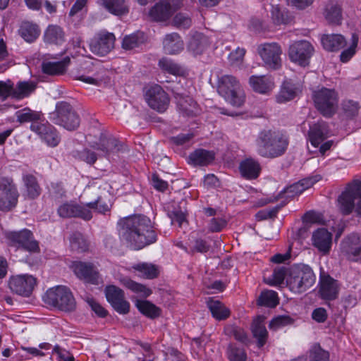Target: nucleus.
<instances>
[{
  "label": "nucleus",
  "mask_w": 361,
  "mask_h": 361,
  "mask_svg": "<svg viewBox=\"0 0 361 361\" xmlns=\"http://www.w3.org/2000/svg\"><path fill=\"white\" fill-rule=\"evenodd\" d=\"M120 224L122 226L123 239L134 250L142 249L157 240V234L152 221L146 216H128L121 219Z\"/></svg>",
  "instance_id": "f257e3e1"
},
{
  "label": "nucleus",
  "mask_w": 361,
  "mask_h": 361,
  "mask_svg": "<svg viewBox=\"0 0 361 361\" xmlns=\"http://www.w3.org/2000/svg\"><path fill=\"white\" fill-rule=\"evenodd\" d=\"M288 144V138L283 133L264 130L259 133L256 140V150L263 157L274 159L284 154Z\"/></svg>",
  "instance_id": "f03ea898"
},
{
  "label": "nucleus",
  "mask_w": 361,
  "mask_h": 361,
  "mask_svg": "<svg viewBox=\"0 0 361 361\" xmlns=\"http://www.w3.org/2000/svg\"><path fill=\"white\" fill-rule=\"evenodd\" d=\"M316 281L312 269L306 264H294L288 269L286 286L295 293H302L310 288Z\"/></svg>",
  "instance_id": "7ed1b4c3"
},
{
  "label": "nucleus",
  "mask_w": 361,
  "mask_h": 361,
  "mask_svg": "<svg viewBox=\"0 0 361 361\" xmlns=\"http://www.w3.org/2000/svg\"><path fill=\"white\" fill-rule=\"evenodd\" d=\"M43 300L49 305L64 312H72L76 307V302L71 290L64 286L49 288Z\"/></svg>",
  "instance_id": "20e7f679"
},
{
  "label": "nucleus",
  "mask_w": 361,
  "mask_h": 361,
  "mask_svg": "<svg viewBox=\"0 0 361 361\" xmlns=\"http://www.w3.org/2000/svg\"><path fill=\"white\" fill-rule=\"evenodd\" d=\"M50 120L56 125L68 130L76 129L80 125V118L73 107L67 102H59L55 110L49 114Z\"/></svg>",
  "instance_id": "39448f33"
},
{
  "label": "nucleus",
  "mask_w": 361,
  "mask_h": 361,
  "mask_svg": "<svg viewBox=\"0 0 361 361\" xmlns=\"http://www.w3.org/2000/svg\"><path fill=\"white\" fill-rule=\"evenodd\" d=\"M338 202L343 214H349L355 208L357 215L361 217V181L355 180L349 183Z\"/></svg>",
  "instance_id": "423d86ee"
},
{
  "label": "nucleus",
  "mask_w": 361,
  "mask_h": 361,
  "mask_svg": "<svg viewBox=\"0 0 361 361\" xmlns=\"http://www.w3.org/2000/svg\"><path fill=\"white\" fill-rule=\"evenodd\" d=\"M217 90L233 106L240 107L244 104V94L240 91L238 80L233 75H224L219 78Z\"/></svg>",
  "instance_id": "0eeeda50"
},
{
  "label": "nucleus",
  "mask_w": 361,
  "mask_h": 361,
  "mask_svg": "<svg viewBox=\"0 0 361 361\" xmlns=\"http://www.w3.org/2000/svg\"><path fill=\"white\" fill-rule=\"evenodd\" d=\"M312 99L317 110L324 116H331L336 110L338 95L333 89L322 87L314 90Z\"/></svg>",
  "instance_id": "6e6552de"
},
{
  "label": "nucleus",
  "mask_w": 361,
  "mask_h": 361,
  "mask_svg": "<svg viewBox=\"0 0 361 361\" xmlns=\"http://www.w3.org/2000/svg\"><path fill=\"white\" fill-rule=\"evenodd\" d=\"M6 239L11 247L30 252H36L39 250L38 242L35 240L32 233L27 228L7 232Z\"/></svg>",
  "instance_id": "1a4fd4ad"
},
{
  "label": "nucleus",
  "mask_w": 361,
  "mask_h": 361,
  "mask_svg": "<svg viewBox=\"0 0 361 361\" xmlns=\"http://www.w3.org/2000/svg\"><path fill=\"white\" fill-rule=\"evenodd\" d=\"M257 52L264 65L269 68L277 70L281 68L282 49L278 43L262 44L258 46Z\"/></svg>",
  "instance_id": "9d476101"
},
{
  "label": "nucleus",
  "mask_w": 361,
  "mask_h": 361,
  "mask_svg": "<svg viewBox=\"0 0 361 361\" xmlns=\"http://www.w3.org/2000/svg\"><path fill=\"white\" fill-rule=\"evenodd\" d=\"M314 52L312 44L307 40L294 42L288 49V56L291 61L301 66H306Z\"/></svg>",
  "instance_id": "9b49d317"
},
{
  "label": "nucleus",
  "mask_w": 361,
  "mask_h": 361,
  "mask_svg": "<svg viewBox=\"0 0 361 361\" xmlns=\"http://www.w3.org/2000/svg\"><path fill=\"white\" fill-rule=\"evenodd\" d=\"M18 192L11 178L0 177V209L8 211L16 207Z\"/></svg>",
  "instance_id": "f8f14e48"
},
{
  "label": "nucleus",
  "mask_w": 361,
  "mask_h": 361,
  "mask_svg": "<svg viewBox=\"0 0 361 361\" xmlns=\"http://www.w3.org/2000/svg\"><path fill=\"white\" fill-rule=\"evenodd\" d=\"M115 39L113 33L105 30L100 31L90 39V50L95 55L106 56L114 48Z\"/></svg>",
  "instance_id": "ddd939ff"
},
{
  "label": "nucleus",
  "mask_w": 361,
  "mask_h": 361,
  "mask_svg": "<svg viewBox=\"0 0 361 361\" xmlns=\"http://www.w3.org/2000/svg\"><path fill=\"white\" fill-rule=\"evenodd\" d=\"M341 251L348 260L361 262V234L346 235L341 243Z\"/></svg>",
  "instance_id": "4468645a"
},
{
  "label": "nucleus",
  "mask_w": 361,
  "mask_h": 361,
  "mask_svg": "<svg viewBox=\"0 0 361 361\" xmlns=\"http://www.w3.org/2000/svg\"><path fill=\"white\" fill-rule=\"evenodd\" d=\"M36 285L37 279L30 274L13 276L8 281V287L11 290L24 297H29Z\"/></svg>",
  "instance_id": "2eb2a0df"
},
{
  "label": "nucleus",
  "mask_w": 361,
  "mask_h": 361,
  "mask_svg": "<svg viewBox=\"0 0 361 361\" xmlns=\"http://www.w3.org/2000/svg\"><path fill=\"white\" fill-rule=\"evenodd\" d=\"M72 269L77 277L85 283L99 285L102 282L97 269L92 263L75 262Z\"/></svg>",
  "instance_id": "dca6fc26"
},
{
  "label": "nucleus",
  "mask_w": 361,
  "mask_h": 361,
  "mask_svg": "<svg viewBox=\"0 0 361 361\" xmlns=\"http://www.w3.org/2000/svg\"><path fill=\"white\" fill-rule=\"evenodd\" d=\"M105 295L107 301L119 314H126L130 311V303L125 299V294L122 289L109 285L105 288Z\"/></svg>",
  "instance_id": "f3484780"
},
{
  "label": "nucleus",
  "mask_w": 361,
  "mask_h": 361,
  "mask_svg": "<svg viewBox=\"0 0 361 361\" xmlns=\"http://www.w3.org/2000/svg\"><path fill=\"white\" fill-rule=\"evenodd\" d=\"M146 100L149 106L159 112H164L169 103L167 94L159 85L151 87L146 92Z\"/></svg>",
  "instance_id": "a211bd4d"
},
{
  "label": "nucleus",
  "mask_w": 361,
  "mask_h": 361,
  "mask_svg": "<svg viewBox=\"0 0 361 361\" xmlns=\"http://www.w3.org/2000/svg\"><path fill=\"white\" fill-rule=\"evenodd\" d=\"M57 212L62 218L78 217L85 221H89L92 218V212L87 208L86 205H80L73 202L61 204Z\"/></svg>",
  "instance_id": "6ab92c4d"
},
{
  "label": "nucleus",
  "mask_w": 361,
  "mask_h": 361,
  "mask_svg": "<svg viewBox=\"0 0 361 361\" xmlns=\"http://www.w3.org/2000/svg\"><path fill=\"white\" fill-rule=\"evenodd\" d=\"M340 290V283L329 274H321L319 293L320 297L326 300L337 298Z\"/></svg>",
  "instance_id": "aec40b11"
},
{
  "label": "nucleus",
  "mask_w": 361,
  "mask_h": 361,
  "mask_svg": "<svg viewBox=\"0 0 361 361\" xmlns=\"http://www.w3.org/2000/svg\"><path fill=\"white\" fill-rule=\"evenodd\" d=\"M174 97L180 111L185 116H193L198 113L197 103L188 96L185 91L175 87L173 90Z\"/></svg>",
  "instance_id": "412c9836"
},
{
  "label": "nucleus",
  "mask_w": 361,
  "mask_h": 361,
  "mask_svg": "<svg viewBox=\"0 0 361 361\" xmlns=\"http://www.w3.org/2000/svg\"><path fill=\"white\" fill-rule=\"evenodd\" d=\"M30 129L36 133L49 146L56 147L60 142V137L54 127L47 123L31 124Z\"/></svg>",
  "instance_id": "4be33fe9"
},
{
  "label": "nucleus",
  "mask_w": 361,
  "mask_h": 361,
  "mask_svg": "<svg viewBox=\"0 0 361 361\" xmlns=\"http://www.w3.org/2000/svg\"><path fill=\"white\" fill-rule=\"evenodd\" d=\"M178 6L169 1L163 0L157 3L149 11L150 18L157 22H164L169 20Z\"/></svg>",
  "instance_id": "5701e85b"
},
{
  "label": "nucleus",
  "mask_w": 361,
  "mask_h": 361,
  "mask_svg": "<svg viewBox=\"0 0 361 361\" xmlns=\"http://www.w3.org/2000/svg\"><path fill=\"white\" fill-rule=\"evenodd\" d=\"M333 235L326 228H319L312 233V245L322 255H328L332 246Z\"/></svg>",
  "instance_id": "b1692460"
},
{
  "label": "nucleus",
  "mask_w": 361,
  "mask_h": 361,
  "mask_svg": "<svg viewBox=\"0 0 361 361\" xmlns=\"http://www.w3.org/2000/svg\"><path fill=\"white\" fill-rule=\"evenodd\" d=\"M91 147L101 152L103 156H109L122 150L123 145L115 137L102 134L98 142H95Z\"/></svg>",
  "instance_id": "393cba45"
},
{
  "label": "nucleus",
  "mask_w": 361,
  "mask_h": 361,
  "mask_svg": "<svg viewBox=\"0 0 361 361\" xmlns=\"http://www.w3.org/2000/svg\"><path fill=\"white\" fill-rule=\"evenodd\" d=\"M252 90L260 94H268L274 87V82L271 75H252L249 80Z\"/></svg>",
  "instance_id": "a878e982"
},
{
  "label": "nucleus",
  "mask_w": 361,
  "mask_h": 361,
  "mask_svg": "<svg viewBox=\"0 0 361 361\" xmlns=\"http://www.w3.org/2000/svg\"><path fill=\"white\" fill-rule=\"evenodd\" d=\"M71 60L68 57H65L61 61H43L42 63V70L44 74L56 76L63 75L70 65Z\"/></svg>",
  "instance_id": "bb28decb"
},
{
  "label": "nucleus",
  "mask_w": 361,
  "mask_h": 361,
  "mask_svg": "<svg viewBox=\"0 0 361 361\" xmlns=\"http://www.w3.org/2000/svg\"><path fill=\"white\" fill-rule=\"evenodd\" d=\"M329 135V128L326 122L319 121L312 126L309 130V137L311 144L317 147L320 145Z\"/></svg>",
  "instance_id": "cd10ccee"
},
{
  "label": "nucleus",
  "mask_w": 361,
  "mask_h": 361,
  "mask_svg": "<svg viewBox=\"0 0 361 361\" xmlns=\"http://www.w3.org/2000/svg\"><path fill=\"white\" fill-rule=\"evenodd\" d=\"M163 47L166 54H177L183 49L184 43L178 33L173 32L165 36Z\"/></svg>",
  "instance_id": "c85d7f7f"
},
{
  "label": "nucleus",
  "mask_w": 361,
  "mask_h": 361,
  "mask_svg": "<svg viewBox=\"0 0 361 361\" xmlns=\"http://www.w3.org/2000/svg\"><path fill=\"white\" fill-rule=\"evenodd\" d=\"M251 329L253 337L257 340V347H263L266 344L269 336L264 324V318L262 316L258 317L253 321Z\"/></svg>",
  "instance_id": "c756f323"
},
{
  "label": "nucleus",
  "mask_w": 361,
  "mask_h": 361,
  "mask_svg": "<svg viewBox=\"0 0 361 361\" xmlns=\"http://www.w3.org/2000/svg\"><path fill=\"white\" fill-rule=\"evenodd\" d=\"M36 87L37 84L33 81H20L16 84L15 87L11 82L10 97L16 99H22L29 97L35 92Z\"/></svg>",
  "instance_id": "7c9ffc66"
},
{
  "label": "nucleus",
  "mask_w": 361,
  "mask_h": 361,
  "mask_svg": "<svg viewBox=\"0 0 361 361\" xmlns=\"http://www.w3.org/2000/svg\"><path fill=\"white\" fill-rule=\"evenodd\" d=\"M215 154L212 151L197 149L189 155V163L194 166H207L213 162Z\"/></svg>",
  "instance_id": "2f4dec72"
},
{
  "label": "nucleus",
  "mask_w": 361,
  "mask_h": 361,
  "mask_svg": "<svg viewBox=\"0 0 361 361\" xmlns=\"http://www.w3.org/2000/svg\"><path fill=\"white\" fill-rule=\"evenodd\" d=\"M299 88L289 80L284 81L280 90L276 96V102L279 104L293 100L298 94Z\"/></svg>",
  "instance_id": "473e14b6"
},
{
  "label": "nucleus",
  "mask_w": 361,
  "mask_h": 361,
  "mask_svg": "<svg viewBox=\"0 0 361 361\" xmlns=\"http://www.w3.org/2000/svg\"><path fill=\"white\" fill-rule=\"evenodd\" d=\"M321 41L324 49L329 51H338L346 44L344 37L338 34L324 35Z\"/></svg>",
  "instance_id": "72a5a7b5"
},
{
  "label": "nucleus",
  "mask_w": 361,
  "mask_h": 361,
  "mask_svg": "<svg viewBox=\"0 0 361 361\" xmlns=\"http://www.w3.org/2000/svg\"><path fill=\"white\" fill-rule=\"evenodd\" d=\"M39 26L32 22H23L20 26L18 32L22 38L27 42H33L40 35Z\"/></svg>",
  "instance_id": "f704fd0d"
},
{
  "label": "nucleus",
  "mask_w": 361,
  "mask_h": 361,
  "mask_svg": "<svg viewBox=\"0 0 361 361\" xmlns=\"http://www.w3.org/2000/svg\"><path fill=\"white\" fill-rule=\"evenodd\" d=\"M239 169L241 175L247 179H255L261 170L259 162L252 159H246L243 161Z\"/></svg>",
  "instance_id": "c9c22d12"
},
{
  "label": "nucleus",
  "mask_w": 361,
  "mask_h": 361,
  "mask_svg": "<svg viewBox=\"0 0 361 361\" xmlns=\"http://www.w3.org/2000/svg\"><path fill=\"white\" fill-rule=\"evenodd\" d=\"M45 43L61 44L65 41V34L63 29L56 25H49L44 34Z\"/></svg>",
  "instance_id": "e433bc0d"
},
{
  "label": "nucleus",
  "mask_w": 361,
  "mask_h": 361,
  "mask_svg": "<svg viewBox=\"0 0 361 361\" xmlns=\"http://www.w3.org/2000/svg\"><path fill=\"white\" fill-rule=\"evenodd\" d=\"M135 305L140 313L152 319L159 317L161 314V308L148 300L137 299Z\"/></svg>",
  "instance_id": "4c0bfd02"
},
{
  "label": "nucleus",
  "mask_w": 361,
  "mask_h": 361,
  "mask_svg": "<svg viewBox=\"0 0 361 361\" xmlns=\"http://www.w3.org/2000/svg\"><path fill=\"white\" fill-rule=\"evenodd\" d=\"M324 16L331 24L339 25L342 20V10L338 2L330 1L325 7Z\"/></svg>",
  "instance_id": "58836bf2"
},
{
  "label": "nucleus",
  "mask_w": 361,
  "mask_h": 361,
  "mask_svg": "<svg viewBox=\"0 0 361 361\" xmlns=\"http://www.w3.org/2000/svg\"><path fill=\"white\" fill-rule=\"evenodd\" d=\"M207 305L213 317L216 320H224L230 316V310L219 300L209 298Z\"/></svg>",
  "instance_id": "ea45409f"
},
{
  "label": "nucleus",
  "mask_w": 361,
  "mask_h": 361,
  "mask_svg": "<svg viewBox=\"0 0 361 361\" xmlns=\"http://www.w3.org/2000/svg\"><path fill=\"white\" fill-rule=\"evenodd\" d=\"M97 2L112 14L122 16L128 13L124 0H98Z\"/></svg>",
  "instance_id": "a19ab883"
},
{
  "label": "nucleus",
  "mask_w": 361,
  "mask_h": 361,
  "mask_svg": "<svg viewBox=\"0 0 361 361\" xmlns=\"http://www.w3.org/2000/svg\"><path fill=\"white\" fill-rule=\"evenodd\" d=\"M314 182L312 178L302 179L287 187L283 192L286 197L292 198L295 195L301 194L305 190L311 188L314 185Z\"/></svg>",
  "instance_id": "79ce46f5"
},
{
  "label": "nucleus",
  "mask_w": 361,
  "mask_h": 361,
  "mask_svg": "<svg viewBox=\"0 0 361 361\" xmlns=\"http://www.w3.org/2000/svg\"><path fill=\"white\" fill-rule=\"evenodd\" d=\"M207 37L202 33L196 32L190 38L188 49L195 54H200L208 47Z\"/></svg>",
  "instance_id": "37998d69"
},
{
  "label": "nucleus",
  "mask_w": 361,
  "mask_h": 361,
  "mask_svg": "<svg viewBox=\"0 0 361 361\" xmlns=\"http://www.w3.org/2000/svg\"><path fill=\"white\" fill-rule=\"evenodd\" d=\"M23 180L26 190V195L30 199L37 197L41 193V188L37 178L32 174H25Z\"/></svg>",
  "instance_id": "c03bdc74"
},
{
  "label": "nucleus",
  "mask_w": 361,
  "mask_h": 361,
  "mask_svg": "<svg viewBox=\"0 0 361 361\" xmlns=\"http://www.w3.org/2000/svg\"><path fill=\"white\" fill-rule=\"evenodd\" d=\"M270 18L276 25H287L292 21L288 12L281 10L279 5H271Z\"/></svg>",
  "instance_id": "a18cd8bd"
},
{
  "label": "nucleus",
  "mask_w": 361,
  "mask_h": 361,
  "mask_svg": "<svg viewBox=\"0 0 361 361\" xmlns=\"http://www.w3.org/2000/svg\"><path fill=\"white\" fill-rule=\"evenodd\" d=\"M42 114L30 108H24L16 112L17 121L20 123L31 122V124L41 123Z\"/></svg>",
  "instance_id": "49530a36"
},
{
  "label": "nucleus",
  "mask_w": 361,
  "mask_h": 361,
  "mask_svg": "<svg viewBox=\"0 0 361 361\" xmlns=\"http://www.w3.org/2000/svg\"><path fill=\"white\" fill-rule=\"evenodd\" d=\"M119 281L123 286L142 297L147 298L152 294V290L149 288L133 281L128 277H122Z\"/></svg>",
  "instance_id": "de8ad7c7"
},
{
  "label": "nucleus",
  "mask_w": 361,
  "mask_h": 361,
  "mask_svg": "<svg viewBox=\"0 0 361 361\" xmlns=\"http://www.w3.org/2000/svg\"><path fill=\"white\" fill-rule=\"evenodd\" d=\"M133 269L140 273V276L147 279H153L159 276V271L157 266L147 263H138L133 266Z\"/></svg>",
  "instance_id": "09e8293b"
},
{
  "label": "nucleus",
  "mask_w": 361,
  "mask_h": 361,
  "mask_svg": "<svg viewBox=\"0 0 361 361\" xmlns=\"http://www.w3.org/2000/svg\"><path fill=\"white\" fill-rule=\"evenodd\" d=\"M109 196V195L106 192H105L104 195L103 196H98L95 201L86 204L87 208L89 209H92L99 213L104 214L105 212L109 211L111 207V202L109 201H106V197Z\"/></svg>",
  "instance_id": "8fccbe9b"
},
{
  "label": "nucleus",
  "mask_w": 361,
  "mask_h": 361,
  "mask_svg": "<svg viewBox=\"0 0 361 361\" xmlns=\"http://www.w3.org/2000/svg\"><path fill=\"white\" fill-rule=\"evenodd\" d=\"M279 303L277 293L271 290L262 291L257 300V305L269 307H275Z\"/></svg>",
  "instance_id": "3c124183"
},
{
  "label": "nucleus",
  "mask_w": 361,
  "mask_h": 361,
  "mask_svg": "<svg viewBox=\"0 0 361 361\" xmlns=\"http://www.w3.org/2000/svg\"><path fill=\"white\" fill-rule=\"evenodd\" d=\"M288 271V269L286 267H276L269 277L264 279V281L270 286L280 285L286 279Z\"/></svg>",
  "instance_id": "603ef678"
},
{
  "label": "nucleus",
  "mask_w": 361,
  "mask_h": 361,
  "mask_svg": "<svg viewBox=\"0 0 361 361\" xmlns=\"http://www.w3.org/2000/svg\"><path fill=\"white\" fill-rule=\"evenodd\" d=\"M159 67L164 71L175 75H182L184 70L177 63L168 58H162L159 61Z\"/></svg>",
  "instance_id": "864d4df0"
},
{
  "label": "nucleus",
  "mask_w": 361,
  "mask_h": 361,
  "mask_svg": "<svg viewBox=\"0 0 361 361\" xmlns=\"http://www.w3.org/2000/svg\"><path fill=\"white\" fill-rule=\"evenodd\" d=\"M70 245L73 250L85 252L88 249V243L84 236L79 232H75L70 237Z\"/></svg>",
  "instance_id": "5fc2aeb1"
},
{
  "label": "nucleus",
  "mask_w": 361,
  "mask_h": 361,
  "mask_svg": "<svg viewBox=\"0 0 361 361\" xmlns=\"http://www.w3.org/2000/svg\"><path fill=\"white\" fill-rule=\"evenodd\" d=\"M310 361H329V353L319 344H314L310 350Z\"/></svg>",
  "instance_id": "6e6d98bb"
},
{
  "label": "nucleus",
  "mask_w": 361,
  "mask_h": 361,
  "mask_svg": "<svg viewBox=\"0 0 361 361\" xmlns=\"http://www.w3.org/2000/svg\"><path fill=\"white\" fill-rule=\"evenodd\" d=\"M228 357L230 361H246L247 355L244 349L230 344L227 350Z\"/></svg>",
  "instance_id": "4d7b16f0"
},
{
  "label": "nucleus",
  "mask_w": 361,
  "mask_h": 361,
  "mask_svg": "<svg viewBox=\"0 0 361 361\" xmlns=\"http://www.w3.org/2000/svg\"><path fill=\"white\" fill-rule=\"evenodd\" d=\"M293 319L287 315H280L273 318L269 324L270 329L276 330L281 327L292 324Z\"/></svg>",
  "instance_id": "13d9d810"
},
{
  "label": "nucleus",
  "mask_w": 361,
  "mask_h": 361,
  "mask_svg": "<svg viewBox=\"0 0 361 361\" xmlns=\"http://www.w3.org/2000/svg\"><path fill=\"white\" fill-rule=\"evenodd\" d=\"M358 36L357 34L353 33L352 35V44L350 47L343 51L340 55L341 61L342 62H348L355 54V48L358 43Z\"/></svg>",
  "instance_id": "bf43d9fd"
},
{
  "label": "nucleus",
  "mask_w": 361,
  "mask_h": 361,
  "mask_svg": "<svg viewBox=\"0 0 361 361\" xmlns=\"http://www.w3.org/2000/svg\"><path fill=\"white\" fill-rule=\"evenodd\" d=\"M173 24L179 29H188L192 25V20L187 14L178 13L174 16Z\"/></svg>",
  "instance_id": "052dcab7"
},
{
  "label": "nucleus",
  "mask_w": 361,
  "mask_h": 361,
  "mask_svg": "<svg viewBox=\"0 0 361 361\" xmlns=\"http://www.w3.org/2000/svg\"><path fill=\"white\" fill-rule=\"evenodd\" d=\"M343 109L348 116L354 117L358 113V103L353 100H348L343 102Z\"/></svg>",
  "instance_id": "680f3d73"
},
{
  "label": "nucleus",
  "mask_w": 361,
  "mask_h": 361,
  "mask_svg": "<svg viewBox=\"0 0 361 361\" xmlns=\"http://www.w3.org/2000/svg\"><path fill=\"white\" fill-rule=\"evenodd\" d=\"M139 38L136 35L126 36L122 42V47L125 49H133L139 45Z\"/></svg>",
  "instance_id": "e2e57ef3"
},
{
  "label": "nucleus",
  "mask_w": 361,
  "mask_h": 361,
  "mask_svg": "<svg viewBox=\"0 0 361 361\" xmlns=\"http://www.w3.org/2000/svg\"><path fill=\"white\" fill-rule=\"evenodd\" d=\"M49 195L54 199H61L65 196L66 191L61 183H51L49 189Z\"/></svg>",
  "instance_id": "0e129e2a"
},
{
  "label": "nucleus",
  "mask_w": 361,
  "mask_h": 361,
  "mask_svg": "<svg viewBox=\"0 0 361 361\" xmlns=\"http://www.w3.org/2000/svg\"><path fill=\"white\" fill-rule=\"evenodd\" d=\"M79 158L90 164H93L97 159L95 152L88 149H84L78 152Z\"/></svg>",
  "instance_id": "69168bd1"
},
{
  "label": "nucleus",
  "mask_w": 361,
  "mask_h": 361,
  "mask_svg": "<svg viewBox=\"0 0 361 361\" xmlns=\"http://www.w3.org/2000/svg\"><path fill=\"white\" fill-rule=\"evenodd\" d=\"M193 137V133H180L176 136L171 137L170 141L176 145H182L190 142Z\"/></svg>",
  "instance_id": "338daca9"
},
{
  "label": "nucleus",
  "mask_w": 361,
  "mask_h": 361,
  "mask_svg": "<svg viewBox=\"0 0 361 361\" xmlns=\"http://www.w3.org/2000/svg\"><path fill=\"white\" fill-rule=\"evenodd\" d=\"M151 182L152 186L159 191L164 192L168 188V183L160 178L156 173L152 174Z\"/></svg>",
  "instance_id": "774afa93"
}]
</instances>
